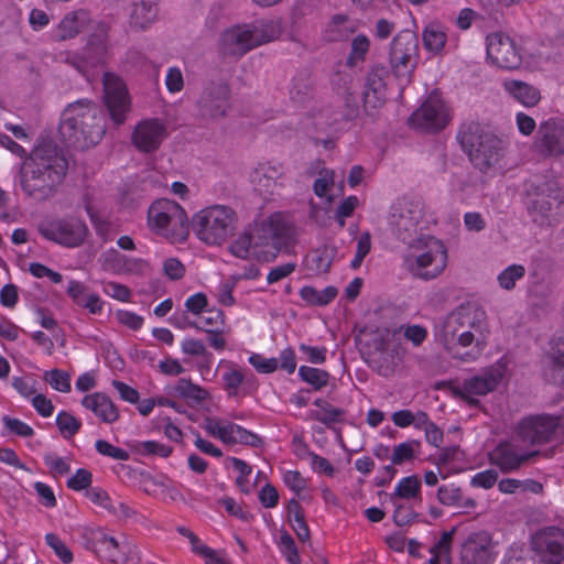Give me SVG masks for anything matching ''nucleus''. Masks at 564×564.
Wrapping results in <instances>:
<instances>
[{
	"instance_id": "nucleus-1",
	"label": "nucleus",
	"mask_w": 564,
	"mask_h": 564,
	"mask_svg": "<svg viewBox=\"0 0 564 564\" xmlns=\"http://www.w3.org/2000/svg\"><path fill=\"white\" fill-rule=\"evenodd\" d=\"M68 162L52 140L39 143L20 167V186L29 197L43 202L53 197L63 183Z\"/></svg>"
},
{
	"instance_id": "nucleus-2",
	"label": "nucleus",
	"mask_w": 564,
	"mask_h": 564,
	"mask_svg": "<svg viewBox=\"0 0 564 564\" xmlns=\"http://www.w3.org/2000/svg\"><path fill=\"white\" fill-rule=\"evenodd\" d=\"M59 133L68 147L86 150L98 144L105 133V116L87 99L69 104L62 115Z\"/></svg>"
},
{
	"instance_id": "nucleus-3",
	"label": "nucleus",
	"mask_w": 564,
	"mask_h": 564,
	"mask_svg": "<svg viewBox=\"0 0 564 564\" xmlns=\"http://www.w3.org/2000/svg\"><path fill=\"white\" fill-rule=\"evenodd\" d=\"M485 330H487L485 310L467 303L462 304L444 318L438 336L445 349L457 357L459 348L470 347L474 343L478 347Z\"/></svg>"
},
{
	"instance_id": "nucleus-4",
	"label": "nucleus",
	"mask_w": 564,
	"mask_h": 564,
	"mask_svg": "<svg viewBox=\"0 0 564 564\" xmlns=\"http://www.w3.org/2000/svg\"><path fill=\"white\" fill-rule=\"evenodd\" d=\"M292 237L293 228L276 214L258 226L253 234L237 239L231 245L230 251L240 259H247L251 248H267L256 252L262 260L271 261L275 259L282 248L290 246Z\"/></svg>"
},
{
	"instance_id": "nucleus-5",
	"label": "nucleus",
	"mask_w": 564,
	"mask_h": 564,
	"mask_svg": "<svg viewBox=\"0 0 564 564\" xmlns=\"http://www.w3.org/2000/svg\"><path fill=\"white\" fill-rule=\"evenodd\" d=\"M457 140L475 169L488 173L501 167L500 163L506 155V145L501 139L480 123H464L459 129Z\"/></svg>"
},
{
	"instance_id": "nucleus-6",
	"label": "nucleus",
	"mask_w": 564,
	"mask_h": 564,
	"mask_svg": "<svg viewBox=\"0 0 564 564\" xmlns=\"http://www.w3.org/2000/svg\"><path fill=\"white\" fill-rule=\"evenodd\" d=\"M447 265V250L433 236L420 239L419 245L404 254L402 268L414 279L431 281L438 278Z\"/></svg>"
},
{
	"instance_id": "nucleus-7",
	"label": "nucleus",
	"mask_w": 564,
	"mask_h": 564,
	"mask_svg": "<svg viewBox=\"0 0 564 564\" xmlns=\"http://www.w3.org/2000/svg\"><path fill=\"white\" fill-rule=\"evenodd\" d=\"M237 221V214L231 207L213 205L196 213L189 227L200 241L220 246L234 236Z\"/></svg>"
},
{
	"instance_id": "nucleus-8",
	"label": "nucleus",
	"mask_w": 564,
	"mask_h": 564,
	"mask_svg": "<svg viewBox=\"0 0 564 564\" xmlns=\"http://www.w3.org/2000/svg\"><path fill=\"white\" fill-rule=\"evenodd\" d=\"M149 225L158 232L183 241L189 234V221L183 207L176 202L161 198L148 210Z\"/></svg>"
},
{
	"instance_id": "nucleus-9",
	"label": "nucleus",
	"mask_w": 564,
	"mask_h": 564,
	"mask_svg": "<svg viewBox=\"0 0 564 564\" xmlns=\"http://www.w3.org/2000/svg\"><path fill=\"white\" fill-rule=\"evenodd\" d=\"M419 62V39L410 30L400 31L392 40L389 51V63L401 86L411 82L412 74Z\"/></svg>"
},
{
	"instance_id": "nucleus-10",
	"label": "nucleus",
	"mask_w": 564,
	"mask_h": 564,
	"mask_svg": "<svg viewBox=\"0 0 564 564\" xmlns=\"http://www.w3.org/2000/svg\"><path fill=\"white\" fill-rule=\"evenodd\" d=\"M563 202V191L557 182L545 181L535 187L527 209L534 224L540 227H550L558 223L555 209Z\"/></svg>"
},
{
	"instance_id": "nucleus-11",
	"label": "nucleus",
	"mask_w": 564,
	"mask_h": 564,
	"mask_svg": "<svg viewBox=\"0 0 564 564\" xmlns=\"http://www.w3.org/2000/svg\"><path fill=\"white\" fill-rule=\"evenodd\" d=\"M108 41V26L99 24L89 35L83 52L67 54L66 62L83 75H87L89 69L106 63L109 50Z\"/></svg>"
},
{
	"instance_id": "nucleus-12",
	"label": "nucleus",
	"mask_w": 564,
	"mask_h": 564,
	"mask_svg": "<svg viewBox=\"0 0 564 564\" xmlns=\"http://www.w3.org/2000/svg\"><path fill=\"white\" fill-rule=\"evenodd\" d=\"M37 230L45 239L68 248L80 246L88 234L86 224L76 217L42 221Z\"/></svg>"
},
{
	"instance_id": "nucleus-13",
	"label": "nucleus",
	"mask_w": 564,
	"mask_h": 564,
	"mask_svg": "<svg viewBox=\"0 0 564 564\" xmlns=\"http://www.w3.org/2000/svg\"><path fill=\"white\" fill-rule=\"evenodd\" d=\"M531 550L540 564H562L564 561V529L545 527L531 539Z\"/></svg>"
},
{
	"instance_id": "nucleus-14",
	"label": "nucleus",
	"mask_w": 564,
	"mask_h": 564,
	"mask_svg": "<svg viewBox=\"0 0 564 564\" xmlns=\"http://www.w3.org/2000/svg\"><path fill=\"white\" fill-rule=\"evenodd\" d=\"M422 217V203L415 199H404L392 207L388 224L400 240L408 241L416 234Z\"/></svg>"
},
{
	"instance_id": "nucleus-15",
	"label": "nucleus",
	"mask_w": 564,
	"mask_h": 564,
	"mask_svg": "<svg viewBox=\"0 0 564 564\" xmlns=\"http://www.w3.org/2000/svg\"><path fill=\"white\" fill-rule=\"evenodd\" d=\"M231 90L223 80H210L203 87L197 108L199 115L207 119H219L227 115L231 105Z\"/></svg>"
},
{
	"instance_id": "nucleus-16",
	"label": "nucleus",
	"mask_w": 564,
	"mask_h": 564,
	"mask_svg": "<svg viewBox=\"0 0 564 564\" xmlns=\"http://www.w3.org/2000/svg\"><path fill=\"white\" fill-rule=\"evenodd\" d=\"M487 57L502 69H518L522 64V52L509 35L495 32L487 35Z\"/></svg>"
},
{
	"instance_id": "nucleus-17",
	"label": "nucleus",
	"mask_w": 564,
	"mask_h": 564,
	"mask_svg": "<svg viewBox=\"0 0 564 564\" xmlns=\"http://www.w3.org/2000/svg\"><path fill=\"white\" fill-rule=\"evenodd\" d=\"M104 101L111 120L120 126L126 121L131 102L123 80L113 73H105L102 77Z\"/></svg>"
},
{
	"instance_id": "nucleus-18",
	"label": "nucleus",
	"mask_w": 564,
	"mask_h": 564,
	"mask_svg": "<svg viewBox=\"0 0 564 564\" xmlns=\"http://www.w3.org/2000/svg\"><path fill=\"white\" fill-rule=\"evenodd\" d=\"M534 151L542 158L564 155V119L550 118L542 121L533 141Z\"/></svg>"
},
{
	"instance_id": "nucleus-19",
	"label": "nucleus",
	"mask_w": 564,
	"mask_h": 564,
	"mask_svg": "<svg viewBox=\"0 0 564 564\" xmlns=\"http://www.w3.org/2000/svg\"><path fill=\"white\" fill-rule=\"evenodd\" d=\"M561 417L550 414H536L523 417L517 427L519 438L531 445H539L550 442L557 427Z\"/></svg>"
},
{
	"instance_id": "nucleus-20",
	"label": "nucleus",
	"mask_w": 564,
	"mask_h": 564,
	"mask_svg": "<svg viewBox=\"0 0 564 564\" xmlns=\"http://www.w3.org/2000/svg\"><path fill=\"white\" fill-rule=\"evenodd\" d=\"M409 123L415 129L440 131L448 123V113L443 100L436 94H431L421 107L414 111Z\"/></svg>"
},
{
	"instance_id": "nucleus-21",
	"label": "nucleus",
	"mask_w": 564,
	"mask_h": 564,
	"mask_svg": "<svg viewBox=\"0 0 564 564\" xmlns=\"http://www.w3.org/2000/svg\"><path fill=\"white\" fill-rule=\"evenodd\" d=\"M166 138V126L158 118L139 121L131 133L132 144L142 153L155 152Z\"/></svg>"
},
{
	"instance_id": "nucleus-22",
	"label": "nucleus",
	"mask_w": 564,
	"mask_h": 564,
	"mask_svg": "<svg viewBox=\"0 0 564 564\" xmlns=\"http://www.w3.org/2000/svg\"><path fill=\"white\" fill-rule=\"evenodd\" d=\"M502 378V372L499 369L490 368L482 371L480 375L474 376L465 380L462 384L454 388L455 395L466 400L468 403H477L474 395H486L494 391Z\"/></svg>"
},
{
	"instance_id": "nucleus-23",
	"label": "nucleus",
	"mask_w": 564,
	"mask_h": 564,
	"mask_svg": "<svg viewBox=\"0 0 564 564\" xmlns=\"http://www.w3.org/2000/svg\"><path fill=\"white\" fill-rule=\"evenodd\" d=\"M388 69L383 65L372 66L366 76L362 101L366 112L381 108L387 100Z\"/></svg>"
},
{
	"instance_id": "nucleus-24",
	"label": "nucleus",
	"mask_w": 564,
	"mask_h": 564,
	"mask_svg": "<svg viewBox=\"0 0 564 564\" xmlns=\"http://www.w3.org/2000/svg\"><path fill=\"white\" fill-rule=\"evenodd\" d=\"M539 454L540 451L522 452L516 443L502 442L495 447L489 457L491 464L499 467L502 473H510Z\"/></svg>"
},
{
	"instance_id": "nucleus-25",
	"label": "nucleus",
	"mask_w": 564,
	"mask_h": 564,
	"mask_svg": "<svg viewBox=\"0 0 564 564\" xmlns=\"http://www.w3.org/2000/svg\"><path fill=\"white\" fill-rule=\"evenodd\" d=\"M220 47L225 55L241 57L256 48L248 24L236 25L220 36Z\"/></svg>"
},
{
	"instance_id": "nucleus-26",
	"label": "nucleus",
	"mask_w": 564,
	"mask_h": 564,
	"mask_svg": "<svg viewBox=\"0 0 564 564\" xmlns=\"http://www.w3.org/2000/svg\"><path fill=\"white\" fill-rule=\"evenodd\" d=\"M284 169L281 163H259L251 173V183L261 195L273 194L278 181L283 176Z\"/></svg>"
},
{
	"instance_id": "nucleus-27",
	"label": "nucleus",
	"mask_w": 564,
	"mask_h": 564,
	"mask_svg": "<svg viewBox=\"0 0 564 564\" xmlns=\"http://www.w3.org/2000/svg\"><path fill=\"white\" fill-rule=\"evenodd\" d=\"M248 25L256 47L278 40L283 31L280 18L257 20Z\"/></svg>"
},
{
	"instance_id": "nucleus-28",
	"label": "nucleus",
	"mask_w": 564,
	"mask_h": 564,
	"mask_svg": "<svg viewBox=\"0 0 564 564\" xmlns=\"http://www.w3.org/2000/svg\"><path fill=\"white\" fill-rule=\"evenodd\" d=\"M490 551L485 534H473L463 544L460 560L463 564H487Z\"/></svg>"
},
{
	"instance_id": "nucleus-29",
	"label": "nucleus",
	"mask_w": 564,
	"mask_h": 564,
	"mask_svg": "<svg viewBox=\"0 0 564 564\" xmlns=\"http://www.w3.org/2000/svg\"><path fill=\"white\" fill-rule=\"evenodd\" d=\"M82 405L93 411L105 423H113L119 417L118 409L113 402L101 392L85 395Z\"/></svg>"
},
{
	"instance_id": "nucleus-30",
	"label": "nucleus",
	"mask_w": 564,
	"mask_h": 564,
	"mask_svg": "<svg viewBox=\"0 0 564 564\" xmlns=\"http://www.w3.org/2000/svg\"><path fill=\"white\" fill-rule=\"evenodd\" d=\"M86 20L87 13L84 10L68 12L54 29L53 40L62 42L76 37L84 29Z\"/></svg>"
},
{
	"instance_id": "nucleus-31",
	"label": "nucleus",
	"mask_w": 564,
	"mask_h": 564,
	"mask_svg": "<svg viewBox=\"0 0 564 564\" xmlns=\"http://www.w3.org/2000/svg\"><path fill=\"white\" fill-rule=\"evenodd\" d=\"M400 361L401 356L397 349L390 351L384 348L383 343H380L377 351L369 358L368 365L378 375L388 378L394 373Z\"/></svg>"
},
{
	"instance_id": "nucleus-32",
	"label": "nucleus",
	"mask_w": 564,
	"mask_h": 564,
	"mask_svg": "<svg viewBox=\"0 0 564 564\" xmlns=\"http://www.w3.org/2000/svg\"><path fill=\"white\" fill-rule=\"evenodd\" d=\"M503 88L524 107H534L541 99L538 88L521 80H506Z\"/></svg>"
},
{
	"instance_id": "nucleus-33",
	"label": "nucleus",
	"mask_w": 564,
	"mask_h": 564,
	"mask_svg": "<svg viewBox=\"0 0 564 564\" xmlns=\"http://www.w3.org/2000/svg\"><path fill=\"white\" fill-rule=\"evenodd\" d=\"M356 31L355 22L347 14H335L326 28V37L330 42L346 40Z\"/></svg>"
},
{
	"instance_id": "nucleus-34",
	"label": "nucleus",
	"mask_w": 564,
	"mask_h": 564,
	"mask_svg": "<svg viewBox=\"0 0 564 564\" xmlns=\"http://www.w3.org/2000/svg\"><path fill=\"white\" fill-rule=\"evenodd\" d=\"M339 83H343V85L338 87V93L343 95L346 107L344 117L347 120H352L359 113V107L352 91V77L350 75L337 74L336 78L333 79V84L338 85Z\"/></svg>"
},
{
	"instance_id": "nucleus-35",
	"label": "nucleus",
	"mask_w": 564,
	"mask_h": 564,
	"mask_svg": "<svg viewBox=\"0 0 564 564\" xmlns=\"http://www.w3.org/2000/svg\"><path fill=\"white\" fill-rule=\"evenodd\" d=\"M95 552L105 560L117 563L121 558V547L119 542L113 538L99 531L94 538Z\"/></svg>"
},
{
	"instance_id": "nucleus-36",
	"label": "nucleus",
	"mask_w": 564,
	"mask_h": 564,
	"mask_svg": "<svg viewBox=\"0 0 564 564\" xmlns=\"http://www.w3.org/2000/svg\"><path fill=\"white\" fill-rule=\"evenodd\" d=\"M334 254V248L327 246L313 250L305 257V267L315 274L326 273L330 269Z\"/></svg>"
},
{
	"instance_id": "nucleus-37",
	"label": "nucleus",
	"mask_w": 564,
	"mask_h": 564,
	"mask_svg": "<svg viewBox=\"0 0 564 564\" xmlns=\"http://www.w3.org/2000/svg\"><path fill=\"white\" fill-rule=\"evenodd\" d=\"M314 405L319 408L318 411H310V419L321 422L327 427H330L334 423H339L343 421V417L346 413L345 410L339 408H334L330 403H328L324 399H316L314 401Z\"/></svg>"
},
{
	"instance_id": "nucleus-38",
	"label": "nucleus",
	"mask_w": 564,
	"mask_h": 564,
	"mask_svg": "<svg viewBox=\"0 0 564 564\" xmlns=\"http://www.w3.org/2000/svg\"><path fill=\"white\" fill-rule=\"evenodd\" d=\"M550 369L546 372L549 381L554 384H564V340H558L547 355Z\"/></svg>"
},
{
	"instance_id": "nucleus-39",
	"label": "nucleus",
	"mask_w": 564,
	"mask_h": 564,
	"mask_svg": "<svg viewBox=\"0 0 564 564\" xmlns=\"http://www.w3.org/2000/svg\"><path fill=\"white\" fill-rule=\"evenodd\" d=\"M173 389L177 395L186 400L191 405L199 404L209 397L206 389L185 378L180 379Z\"/></svg>"
},
{
	"instance_id": "nucleus-40",
	"label": "nucleus",
	"mask_w": 564,
	"mask_h": 564,
	"mask_svg": "<svg viewBox=\"0 0 564 564\" xmlns=\"http://www.w3.org/2000/svg\"><path fill=\"white\" fill-rule=\"evenodd\" d=\"M421 481L417 476H408L402 478L393 494L390 495V501L395 503L397 499H413L420 495Z\"/></svg>"
},
{
	"instance_id": "nucleus-41",
	"label": "nucleus",
	"mask_w": 564,
	"mask_h": 564,
	"mask_svg": "<svg viewBox=\"0 0 564 564\" xmlns=\"http://www.w3.org/2000/svg\"><path fill=\"white\" fill-rule=\"evenodd\" d=\"M229 432H230V436L228 438L227 444L239 443V444H246V445H249L252 447H261L263 445V441L259 435H257L250 431H247L246 429H243L242 426H240L238 424L229 423Z\"/></svg>"
},
{
	"instance_id": "nucleus-42",
	"label": "nucleus",
	"mask_w": 564,
	"mask_h": 564,
	"mask_svg": "<svg viewBox=\"0 0 564 564\" xmlns=\"http://www.w3.org/2000/svg\"><path fill=\"white\" fill-rule=\"evenodd\" d=\"M446 43V34L436 24L427 25L423 31V45L432 52L438 53L442 51Z\"/></svg>"
},
{
	"instance_id": "nucleus-43",
	"label": "nucleus",
	"mask_w": 564,
	"mask_h": 564,
	"mask_svg": "<svg viewBox=\"0 0 564 564\" xmlns=\"http://www.w3.org/2000/svg\"><path fill=\"white\" fill-rule=\"evenodd\" d=\"M312 85L305 75L293 78L290 88V98L296 105L305 104L312 97Z\"/></svg>"
},
{
	"instance_id": "nucleus-44",
	"label": "nucleus",
	"mask_w": 564,
	"mask_h": 564,
	"mask_svg": "<svg viewBox=\"0 0 564 564\" xmlns=\"http://www.w3.org/2000/svg\"><path fill=\"white\" fill-rule=\"evenodd\" d=\"M132 451L141 456H160L162 458L169 457L173 448L169 445L161 444L155 441H144V442H135L131 445Z\"/></svg>"
},
{
	"instance_id": "nucleus-45",
	"label": "nucleus",
	"mask_w": 564,
	"mask_h": 564,
	"mask_svg": "<svg viewBox=\"0 0 564 564\" xmlns=\"http://www.w3.org/2000/svg\"><path fill=\"white\" fill-rule=\"evenodd\" d=\"M299 376L304 382L311 384L314 390H321L326 387L330 377L325 370L307 366L300 367Z\"/></svg>"
},
{
	"instance_id": "nucleus-46",
	"label": "nucleus",
	"mask_w": 564,
	"mask_h": 564,
	"mask_svg": "<svg viewBox=\"0 0 564 564\" xmlns=\"http://www.w3.org/2000/svg\"><path fill=\"white\" fill-rule=\"evenodd\" d=\"M369 46L370 41L366 35H357L351 42V52L346 62L347 66L355 67L359 63L364 62L369 51Z\"/></svg>"
},
{
	"instance_id": "nucleus-47",
	"label": "nucleus",
	"mask_w": 564,
	"mask_h": 564,
	"mask_svg": "<svg viewBox=\"0 0 564 564\" xmlns=\"http://www.w3.org/2000/svg\"><path fill=\"white\" fill-rule=\"evenodd\" d=\"M421 443L416 440H411L397 445L391 455V462L393 465H402L405 462L415 458V451L420 447Z\"/></svg>"
},
{
	"instance_id": "nucleus-48",
	"label": "nucleus",
	"mask_w": 564,
	"mask_h": 564,
	"mask_svg": "<svg viewBox=\"0 0 564 564\" xmlns=\"http://www.w3.org/2000/svg\"><path fill=\"white\" fill-rule=\"evenodd\" d=\"M56 425L66 440L72 438L82 427V422L66 411H61L56 416Z\"/></svg>"
},
{
	"instance_id": "nucleus-49",
	"label": "nucleus",
	"mask_w": 564,
	"mask_h": 564,
	"mask_svg": "<svg viewBox=\"0 0 564 564\" xmlns=\"http://www.w3.org/2000/svg\"><path fill=\"white\" fill-rule=\"evenodd\" d=\"M524 274L525 269L523 265L511 264L498 275V283L501 289L510 291L514 289L516 282L522 279Z\"/></svg>"
},
{
	"instance_id": "nucleus-50",
	"label": "nucleus",
	"mask_w": 564,
	"mask_h": 564,
	"mask_svg": "<svg viewBox=\"0 0 564 564\" xmlns=\"http://www.w3.org/2000/svg\"><path fill=\"white\" fill-rule=\"evenodd\" d=\"M44 380L59 392L67 393L70 391V376L64 370L53 369L45 371Z\"/></svg>"
},
{
	"instance_id": "nucleus-51",
	"label": "nucleus",
	"mask_w": 564,
	"mask_h": 564,
	"mask_svg": "<svg viewBox=\"0 0 564 564\" xmlns=\"http://www.w3.org/2000/svg\"><path fill=\"white\" fill-rule=\"evenodd\" d=\"M46 544L53 549L55 555L65 564L73 562V553L67 545L55 533H47L45 535Z\"/></svg>"
},
{
	"instance_id": "nucleus-52",
	"label": "nucleus",
	"mask_w": 564,
	"mask_h": 564,
	"mask_svg": "<svg viewBox=\"0 0 564 564\" xmlns=\"http://www.w3.org/2000/svg\"><path fill=\"white\" fill-rule=\"evenodd\" d=\"M437 498L444 506H459L463 500V491L454 484L443 485L437 490Z\"/></svg>"
},
{
	"instance_id": "nucleus-53",
	"label": "nucleus",
	"mask_w": 564,
	"mask_h": 564,
	"mask_svg": "<svg viewBox=\"0 0 564 564\" xmlns=\"http://www.w3.org/2000/svg\"><path fill=\"white\" fill-rule=\"evenodd\" d=\"M86 497L95 505L102 507L112 514H117L116 506L111 503V499L106 490L99 487H90L86 490Z\"/></svg>"
},
{
	"instance_id": "nucleus-54",
	"label": "nucleus",
	"mask_w": 564,
	"mask_h": 564,
	"mask_svg": "<svg viewBox=\"0 0 564 564\" xmlns=\"http://www.w3.org/2000/svg\"><path fill=\"white\" fill-rule=\"evenodd\" d=\"M95 447L100 455L108 456L117 460H128L130 457L127 451L116 447L105 440H98Z\"/></svg>"
},
{
	"instance_id": "nucleus-55",
	"label": "nucleus",
	"mask_w": 564,
	"mask_h": 564,
	"mask_svg": "<svg viewBox=\"0 0 564 564\" xmlns=\"http://www.w3.org/2000/svg\"><path fill=\"white\" fill-rule=\"evenodd\" d=\"M2 422L4 423L7 431L11 434L22 437H31L34 434L33 429L19 419H12L6 415L2 417Z\"/></svg>"
},
{
	"instance_id": "nucleus-56",
	"label": "nucleus",
	"mask_w": 564,
	"mask_h": 564,
	"mask_svg": "<svg viewBox=\"0 0 564 564\" xmlns=\"http://www.w3.org/2000/svg\"><path fill=\"white\" fill-rule=\"evenodd\" d=\"M223 379L229 395H237L238 388L242 384L246 377L240 370L231 368L224 373Z\"/></svg>"
},
{
	"instance_id": "nucleus-57",
	"label": "nucleus",
	"mask_w": 564,
	"mask_h": 564,
	"mask_svg": "<svg viewBox=\"0 0 564 564\" xmlns=\"http://www.w3.org/2000/svg\"><path fill=\"white\" fill-rule=\"evenodd\" d=\"M395 507L393 512V522L398 527H404L410 524L415 517H417V513L409 506L399 503L395 500V503H393Z\"/></svg>"
},
{
	"instance_id": "nucleus-58",
	"label": "nucleus",
	"mask_w": 564,
	"mask_h": 564,
	"mask_svg": "<svg viewBox=\"0 0 564 564\" xmlns=\"http://www.w3.org/2000/svg\"><path fill=\"white\" fill-rule=\"evenodd\" d=\"M91 479V473L87 469L80 468L77 469L75 475L67 480V487L75 491L88 489L90 488Z\"/></svg>"
},
{
	"instance_id": "nucleus-59",
	"label": "nucleus",
	"mask_w": 564,
	"mask_h": 564,
	"mask_svg": "<svg viewBox=\"0 0 564 564\" xmlns=\"http://www.w3.org/2000/svg\"><path fill=\"white\" fill-rule=\"evenodd\" d=\"M204 429L209 435L220 438L226 444L228 443L230 436L229 424L221 426L217 419L206 417Z\"/></svg>"
},
{
	"instance_id": "nucleus-60",
	"label": "nucleus",
	"mask_w": 564,
	"mask_h": 564,
	"mask_svg": "<svg viewBox=\"0 0 564 564\" xmlns=\"http://www.w3.org/2000/svg\"><path fill=\"white\" fill-rule=\"evenodd\" d=\"M249 362L261 373H271L278 369V359L264 358L259 354L249 357Z\"/></svg>"
},
{
	"instance_id": "nucleus-61",
	"label": "nucleus",
	"mask_w": 564,
	"mask_h": 564,
	"mask_svg": "<svg viewBox=\"0 0 564 564\" xmlns=\"http://www.w3.org/2000/svg\"><path fill=\"white\" fill-rule=\"evenodd\" d=\"M357 206L358 198L356 196H349L340 203L336 210L335 218L341 227L345 225V218L350 217Z\"/></svg>"
},
{
	"instance_id": "nucleus-62",
	"label": "nucleus",
	"mask_w": 564,
	"mask_h": 564,
	"mask_svg": "<svg viewBox=\"0 0 564 564\" xmlns=\"http://www.w3.org/2000/svg\"><path fill=\"white\" fill-rule=\"evenodd\" d=\"M207 328L219 329L224 325V313L220 310L213 308L206 311V315L200 317L199 322H195Z\"/></svg>"
},
{
	"instance_id": "nucleus-63",
	"label": "nucleus",
	"mask_w": 564,
	"mask_h": 564,
	"mask_svg": "<svg viewBox=\"0 0 564 564\" xmlns=\"http://www.w3.org/2000/svg\"><path fill=\"white\" fill-rule=\"evenodd\" d=\"M164 274L170 280H180L185 274L184 264L176 258H169L163 262Z\"/></svg>"
},
{
	"instance_id": "nucleus-64",
	"label": "nucleus",
	"mask_w": 564,
	"mask_h": 564,
	"mask_svg": "<svg viewBox=\"0 0 564 564\" xmlns=\"http://www.w3.org/2000/svg\"><path fill=\"white\" fill-rule=\"evenodd\" d=\"M497 478H498V474L496 470L487 469L485 471L476 474L471 478V485L474 487H481L485 489H489L496 484Z\"/></svg>"
}]
</instances>
